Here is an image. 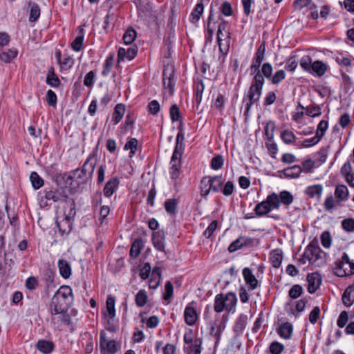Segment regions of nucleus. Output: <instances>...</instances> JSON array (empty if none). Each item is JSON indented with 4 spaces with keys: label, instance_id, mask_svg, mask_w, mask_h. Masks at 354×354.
I'll return each instance as SVG.
<instances>
[{
    "label": "nucleus",
    "instance_id": "obj_1",
    "mask_svg": "<svg viewBox=\"0 0 354 354\" xmlns=\"http://www.w3.org/2000/svg\"><path fill=\"white\" fill-rule=\"evenodd\" d=\"M97 161V154L93 151L89 154L81 168L72 170L69 173L57 174L55 177L56 184L60 187H69L72 194L80 192L91 179Z\"/></svg>",
    "mask_w": 354,
    "mask_h": 354
},
{
    "label": "nucleus",
    "instance_id": "obj_2",
    "mask_svg": "<svg viewBox=\"0 0 354 354\" xmlns=\"http://www.w3.org/2000/svg\"><path fill=\"white\" fill-rule=\"evenodd\" d=\"M73 290L68 286H62L54 294L48 305V313L57 315L68 312L73 303Z\"/></svg>",
    "mask_w": 354,
    "mask_h": 354
},
{
    "label": "nucleus",
    "instance_id": "obj_3",
    "mask_svg": "<svg viewBox=\"0 0 354 354\" xmlns=\"http://www.w3.org/2000/svg\"><path fill=\"white\" fill-rule=\"evenodd\" d=\"M263 84L264 80L253 79L247 94L243 99V102H245L244 113L245 115H249L252 106L259 101Z\"/></svg>",
    "mask_w": 354,
    "mask_h": 354
},
{
    "label": "nucleus",
    "instance_id": "obj_4",
    "mask_svg": "<svg viewBox=\"0 0 354 354\" xmlns=\"http://www.w3.org/2000/svg\"><path fill=\"white\" fill-rule=\"evenodd\" d=\"M221 22L218 24L216 33V41L218 46L220 53L223 55H227L230 50V26L227 21L219 17Z\"/></svg>",
    "mask_w": 354,
    "mask_h": 354
},
{
    "label": "nucleus",
    "instance_id": "obj_5",
    "mask_svg": "<svg viewBox=\"0 0 354 354\" xmlns=\"http://www.w3.org/2000/svg\"><path fill=\"white\" fill-rule=\"evenodd\" d=\"M70 207L66 208L64 211V216L60 219L58 217L56 223L61 235L68 234L72 230V220L76 214L75 201H69Z\"/></svg>",
    "mask_w": 354,
    "mask_h": 354
},
{
    "label": "nucleus",
    "instance_id": "obj_6",
    "mask_svg": "<svg viewBox=\"0 0 354 354\" xmlns=\"http://www.w3.org/2000/svg\"><path fill=\"white\" fill-rule=\"evenodd\" d=\"M279 208V199L277 194L272 193L267 196L266 199L259 203L255 208V214L257 216H263L269 213L272 209Z\"/></svg>",
    "mask_w": 354,
    "mask_h": 354
},
{
    "label": "nucleus",
    "instance_id": "obj_7",
    "mask_svg": "<svg viewBox=\"0 0 354 354\" xmlns=\"http://www.w3.org/2000/svg\"><path fill=\"white\" fill-rule=\"evenodd\" d=\"M265 53H266V43L265 41L262 42L261 45L258 47L254 57L252 59V64L250 66V75H254L253 79L254 80H264L263 76L260 74V66L265 59Z\"/></svg>",
    "mask_w": 354,
    "mask_h": 354
},
{
    "label": "nucleus",
    "instance_id": "obj_8",
    "mask_svg": "<svg viewBox=\"0 0 354 354\" xmlns=\"http://www.w3.org/2000/svg\"><path fill=\"white\" fill-rule=\"evenodd\" d=\"M44 198L46 201H53V202H61L66 203V207H70L69 201H74V199L68 197L66 191L63 188L53 189L46 188L43 191Z\"/></svg>",
    "mask_w": 354,
    "mask_h": 354
},
{
    "label": "nucleus",
    "instance_id": "obj_9",
    "mask_svg": "<svg viewBox=\"0 0 354 354\" xmlns=\"http://www.w3.org/2000/svg\"><path fill=\"white\" fill-rule=\"evenodd\" d=\"M334 273L340 277L354 274V263L349 261L348 256L346 254L344 253L342 257V260L336 264Z\"/></svg>",
    "mask_w": 354,
    "mask_h": 354
},
{
    "label": "nucleus",
    "instance_id": "obj_10",
    "mask_svg": "<svg viewBox=\"0 0 354 354\" xmlns=\"http://www.w3.org/2000/svg\"><path fill=\"white\" fill-rule=\"evenodd\" d=\"M174 68L173 66L167 65L165 66L162 72V81L164 88L168 90L169 95H173L176 81L174 80Z\"/></svg>",
    "mask_w": 354,
    "mask_h": 354
},
{
    "label": "nucleus",
    "instance_id": "obj_11",
    "mask_svg": "<svg viewBox=\"0 0 354 354\" xmlns=\"http://www.w3.org/2000/svg\"><path fill=\"white\" fill-rule=\"evenodd\" d=\"M183 153L182 151H177V149L174 150L169 167V174L171 178L176 180L178 178L180 174V169L182 165L181 158Z\"/></svg>",
    "mask_w": 354,
    "mask_h": 354
},
{
    "label": "nucleus",
    "instance_id": "obj_12",
    "mask_svg": "<svg viewBox=\"0 0 354 354\" xmlns=\"http://www.w3.org/2000/svg\"><path fill=\"white\" fill-rule=\"evenodd\" d=\"M302 166L303 169L299 165H294L292 167H288L280 172L282 173L287 178H297L302 171L308 173L310 172V159L306 160L302 163Z\"/></svg>",
    "mask_w": 354,
    "mask_h": 354
},
{
    "label": "nucleus",
    "instance_id": "obj_13",
    "mask_svg": "<svg viewBox=\"0 0 354 354\" xmlns=\"http://www.w3.org/2000/svg\"><path fill=\"white\" fill-rule=\"evenodd\" d=\"M100 347L102 354H115L118 351L120 346L115 340L108 341L106 339L105 333L101 332Z\"/></svg>",
    "mask_w": 354,
    "mask_h": 354
},
{
    "label": "nucleus",
    "instance_id": "obj_14",
    "mask_svg": "<svg viewBox=\"0 0 354 354\" xmlns=\"http://www.w3.org/2000/svg\"><path fill=\"white\" fill-rule=\"evenodd\" d=\"M326 254L318 246L311 243V264L319 267L326 263Z\"/></svg>",
    "mask_w": 354,
    "mask_h": 354
},
{
    "label": "nucleus",
    "instance_id": "obj_15",
    "mask_svg": "<svg viewBox=\"0 0 354 354\" xmlns=\"http://www.w3.org/2000/svg\"><path fill=\"white\" fill-rule=\"evenodd\" d=\"M50 322L55 328H59L62 325L70 326L72 323L68 312L62 314H50Z\"/></svg>",
    "mask_w": 354,
    "mask_h": 354
},
{
    "label": "nucleus",
    "instance_id": "obj_16",
    "mask_svg": "<svg viewBox=\"0 0 354 354\" xmlns=\"http://www.w3.org/2000/svg\"><path fill=\"white\" fill-rule=\"evenodd\" d=\"M119 185L120 180L118 177L114 176L109 179L103 188L104 196L106 198H110L118 189Z\"/></svg>",
    "mask_w": 354,
    "mask_h": 354
},
{
    "label": "nucleus",
    "instance_id": "obj_17",
    "mask_svg": "<svg viewBox=\"0 0 354 354\" xmlns=\"http://www.w3.org/2000/svg\"><path fill=\"white\" fill-rule=\"evenodd\" d=\"M165 234L163 230L154 232L152 234V243L154 248L160 252H165Z\"/></svg>",
    "mask_w": 354,
    "mask_h": 354
},
{
    "label": "nucleus",
    "instance_id": "obj_18",
    "mask_svg": "<svg viewBox=\"0 0 354 354\" xmlns=\"http://www.w3.org/2000/svg\"><path fill=\"white\" fill-rule=\"evenodd\" d=\"M283 258V252L281 249L277 248L271 250L269 254V261L272 267L279 268Z\"/></svg>",
    "mask_w": 354,
    "mask_h": 354
},
{
    "label": "nucleus",
    "instance_id": "obj_19",
    "mask_svg": "<svg viewBox=\"0 0 354 354\" xmlns=\"http://www.w3.org/2000/svg\"><path fill=\"white\" fill-rule=\"evenodd\" d=\"M138 48L136 46L129 47L127 49L120 48L118 52V62L123 61L125 58L132 60L137 55Z\"/></svg>",
    "mask_w": 354,
    "mask_h": 354
},
{
    "label": "nucleus",
    "instance_id": "obj_20",
    "mask_svg": "<svg viewBox=\"0 0 354 354\" xmlns=\"http://www.w3.org/2000/svg\"><path fill=\"white\" fill-rule=\"evenodd\" d=\"M184 318L185 323L189 326H193L196 324L198 315L195 308L191 306V304H188L184 311Z\"/></svg>",
    "mask_w": 354,
    "mask_h": 354
},
{
    "label": "nucleus",
    "instance_id": "obj_21",
    "mask_svg": "<svg viewBox=\"0 0 354 354\" xmlns=\"http://www.w3.org/2000/svg\"><path fill=\"white\" fill-rule=\"evenodd\" d=\"M328 127V124L327 121L322 120L319 122L316 129L315 136L311 138V146L317 144L320 141L322 138L324 136Z\"/></svg>",
    "mask_w": 354,
    "mask_h": 354
},
{
    "label": "nucleus",
    "instance_id": "obj_22",
    "mask_svg": "<svg viewBox=\"0 0 354 354\" xmlns=\"http://www.w3.org/2000/svg\"><path fill=\"white\" fill-rule=\"evenodd\" d=\"M204 0H198V3L194 8L192 13L189 15V21L191 23L197 24L204 12Z\"/></svg>",
    "mask_w": 354,
    "mask_h": 354
},
{
    "label": "nucleus",
    "instance_id": "obj_23",
    "mask_svg": "<svg viewBox=\"0 0 354 354\" xmlns=\"http://www.w3.org/2000/svg\"><path fill=\"white\" fill-rule=\"evenodd\" d=\"M243 276L245 283L250 285L252 290H254L258 286V280L253 274L252 271L249 268H245L243 270Z\"/></svg>",
    "mask_w": 354,
    "mask_h": 354
},
{
    "label": "nucleus",
    "instance_id": "obj_24",
    "mask_svg": "<svg viewBox=\"0 0 354 354\" xmlns=\"http://www.w3.org/2000/svg\"><path fill=\"white\" fill-rule=\"evenodd\" d=\"M37 349L44 354H50L53 352L55 345L51 341L39 339L35 345Z\"/></svg>",
    "mask_w": 354,
    "mask_h": 354
},
{
    "label": "nucleus",
    "instance_id": "obj_25",
    "mask_svg": "<svg viewBox=\"0 0 354 354\" xmlns=\"http://www.w3.org/2000/svg\"><path fill=\"white\" fill-rule=\"evenodd\" d=\"M212 176H204L200 182L201 195L203 197H206L212 190Z\"/></svg>",
    "mask_w": 354,
    "mask_h": 354
},
{
    "label": "nucleus",
    "instance_id": "obj_26",
    "mask_svg": "<svg viewBox=\"0 0 354 354\" xmlns=\"http://www.w3.org/2000/svg\"><path fill=\"white\" fill-rule=\"evenodd\" d=\"M60 275L64 279H68L71 275V267L65 259H59L57 263Z\"/></svg>",
    "mask_w": 354,
    "mask_h": 354
},
{
    "label": "nucleus",
    "instance_id": "obj_27",
    "mask_svg": "<svg viewBox=\"0 0 354 354\" xmlns=\"http://www.w3.org/2000/svg\"><path fill=\"white\" fill-rule=\"evenodd\" d=\"M202 351V339L200 338L194 339L192 344L184 346V351L187 354H201Z\"/></svg>",
    "mask_w": 354,
    "mask_h": 354
},
{
    "label": "nucleus",
    "instance_id": "obj_28",
    "mask_svg": "<svg viewBox=\"0 0 354 354\" xmlns=\"http://www.w3.org/2000/svg\"><path fill=\"white\" fill-rule=\"evenodd\" d=\"M126 111V106L123 104H118L114 108L113 115H112V122H113L114 124H117L120 122L122 118H123L124 113Z\"/></svg>",
    "mask_w": 354,
    "mask_h": 354
},
{
    "label": "nucleus",
    "instance_id": "obj_29",
    "mask_svg": "<svg viewBox=\"0 0 354 354\" xmlns=\"http://www.w3.org/2000/svg\"><path fill=\"white\" fill-rule=\"evenodd\" d=\"M248 316L244 314L240 315L234 326V332L238 335L243 333L247 325Z\"/></svg>",
    "mask_w": 354,
    "mask_h": 354
},
{
    "label": "nucleus",
    "instance_id": "obj_30",
    "mask_svg": "<svg viewBox=\"0 0 354 354\" xmlns=\"http://www.w3.org/2000/svg\"><path fill=\"white\" fill-rule=\"evenodd\" d=\"M335 196L339 203L346 201L348 197L347 187L344 185H337L335 190Z\"/></svg>",
    "mask_w": 354,
    "mask_h": 354
},
{
    "label": "nucleus",
    "instance_id": "obj_31",
    "mask_svg": "<svg viewBox=\"0 0 354 354\" xmlns=\"http://www.w3.org/2000/svg\"><path fill=\"white\" fill-rule=\"evenodd\" d=\"M224 297L227 307V311L234 313L237 303L236 294L233 292H229Z\"/></svg>",
    "mask_w": 354,
    "mask_h": 354
},
{
    "label": "nucleus",
    "instance_id": "obj_32",
    "mask_svg": "<svg viewBox=\"0 0 354 354\" xmlns=\"http://www.w3.org/2000/svg\"><path fill=\"white\" fill-rule=\"evenodd\" d=\"M227 308L224 295L221 293L216 295L214 299V311L217 313H220L224 310H227Z\"/></svg>",
    "mask_w": 354,
    "mask_h": 354
},
{
    "label": "nucleus",
    "instance_id": "obj_33",
    "mask_svg": "<svg viewBox=\"0 0 354 354\" xmlns=\"http://www.w3.org/2000/svg\"><path fill=\"white\" fill-rule=\"evenodd\" d=\"M28 6L30 7L29 14V21L30 23H35L38 20L40 17L41 10L37 3L35 2H29Z\"/></svg>",
    "mask_w": 354,
    "mask_h": 354
},
{
    "label": "nucleus",
    "instance_id": "obj_34",
    "mask_svg": "<svg viewBox=\"0 0 354 354\" xmlns=\"http://www.w3.org/2000/svg\"><path fill=\"white\" fill-rule=\"evenodd\" d=\"M304 114L310 115L309 107L308 106H304L299 102L295 111L292 114V118L294 120L299 122L304 117Z\"/></svg>",
    "mask_w": 354,
    "mask_h": 354
},
{
    "label": "nucleus",
    "instance_id": "obj_35",
    "mask_svg": "<svg viewBox=\"0 0 354 354\" xmlns=\"http://www.w3.org/2000/svg\"><path fill=\"white\" fill-rule=\"evenodd\" d=\"M277 333L281 337L289 339L292 333V326L289 322H286L279 326L277 328Z\"/></svg>",
    "mask_w": 354,
    "mask_h": 354
},
{
    "label": "nucleus",
    "instance_id": "obj_36",
    "mask_svg": "<svg viewBox=\"0 0 354 354\" xmlns=\"http://www.w3.org/2000/svg\"><path fill=\"white\" fill-rule=\"evenodd\" d=\"M328 66L326 64L320 61H315L311 63V71L317 77H321L327 71Z\"/></svg>",
    "mask_w": 354,
    "mask_h": 354
},
{
    "label": "nucleus",
    "instance_id": "obj_37",
    "mask_svg": "<svg viewBox=\"0 0 354 354\" xmlns=\"http://www.w3.org/2000/svg\"><path fill=\"white\" fill-rule=\"evenodd\" d=\"M18 51L16 48H8L0 53V59L6 63L10 62L17 56Z\"/></svg>",
    "mask_w": 354,
    "mask_h": 354
},
{
    "label": "nucleus",
    "instance_id": "obj_38",
    "mask_svg": "<svg viewBox=\"0 0 354 354\" xmlns=\"http://www.w3.org/2000/svg\"><path fill=\"white\" fill-rule=\"evenodd\" d=\"M80 32L79 35L74 39L73 42L71 43V47L73 50L76 52L80 51L84 46V35L83 32V28L81 27H79Z\"/></svg>",
    "mask_w": 354,
    "mask_h": 354
},
{
    "label": "nucleus",
    "instance_id": "obj_39",
    "mask_svg": "<svg viewBox=\"0 0 354 354\" xmlns=\"http://www.w3.org/2000/svg\"><path fill=\"white\" fill-rule=\"evenodd\" d=\"M225 328V324L224 323H221L219 325H216V323H214L211 326L210 328V334L216 337L215 341V346L218 344L223 330Z\"/></svg>",
    "mask_w": 354,
    "mask_h": 354
},
{
    "label": "nucleus",
    "instance_id": "obj_40",
    "mask_svg": "<svg viewBox=\"0 0 354 354\" xmlns=\"http://www.w3.org/2000/svg\"><path fill=\"white\" fill-rule=\"evenodd\" d=\"M178 201L176 198H169L165 201L164 207L167 214L174 216L177 213Z\"/></svg>",
    "mask_w": 354,
    "mask_h": 354
},
{
    "label": "nucleus",
    "instance_id": "obj_41",
    "mask_svg": "<svg viewBox=\"0 0 354 354\" xmlns=\"http://www.w3.org/2000/svg\"><path fill=\"white\" fill-rule=\"evenodd\" d=\"M143 247L144 243L142 239H136L131 245L129 252L130 256L133 258L138 257Z\"/></svg>",
    "mask_w": 354,
    "mask_h": 354
},
{
    "label": "nucleus",
    "instance_id": "obj_42",
    "mask_svg": "<svg viewBox=\"0 0 354 354\" xmlns=\"http://www.w3.org/2000/svg\"><path fill=\"white\" fill-rule=\"evenodd\" d=\"M322 281V278L319 273L317 272L311 273V294L319 288Z\"/></svg>",
    "mask_w": 354,
    "mask_h": 354
},
{
    "label": "nucleus",
    "instance_id": "obj_43",
    "mask_svg": "<svg viewBox=\"0 0 354 354\" xmlns=\"http://www.w3.org/2000/svg\"><path fill=\"white\" fill-rule=\"evenodd\" d=\"M137 36L136 31L131 27L129 28L123 35V41L125 44H131L136 39Z\"/></svg>",
    "mask_w": 354,
    "mask_h": 354
},
{
    "label": "nucleus",
    "instance_id": "obj_44",
    "mask_svg": "<svg viewBox=\"0 0 354 354\" xmlns=\"http://www.w3.org/2000/svg\"><path fill=\"white\" fill-rule=\"evenodd\" d=\"M30 180L35 189H39L44 185V180L36 171H32L30 176Z\"/></svg>",
    "mask_w": 354,
    "mask_h": 354
},
{
    "label": "nucleus",
    "instance_id": "obj_45",
    "mask_svg": "<svg viewBox=\"0 0 354 354\" xmlns=\"http://www.w3.org/2000/svg\"><path fill=\"white\" fill-rule=\"evenodd\" d=\"M148 300V295L145 290H140L136 295V304L139 307L144 306Z\"/></svg>",
    "mask_w": 354,
    "mask_h": 354
},
{
    "label": "nucleus",
    "instance_id": "obj_46",
    "mask_svg": "<svg viewBox=\"0 0 354 354\" xmlns=\"http://www.w3.org/2000/svg\"><path fill=\"white\" fill-rule=\"evenodd\" d=\"M279 199V203H282L286 205H290L293 201V196L290 192L288 191H282L278 195Z\"/></svg>",
    "mask_w": 354,
    "mask_h": 354
},
{
    "label": "nucleus",
    "instance_id": "obj_47",
    "mask_svg": "<svg viewBox=\"0 0 354 354\" xmlns=\"http://www.w3.org/2000/svg\"><path fill=\"white\" fill-rule=\"evenodd\" d=\"M212 191L214 192H218L221 190V187L223 185V179L222 176H212Z\"/></svg>",
    "mask_w": 354,
    "mask_h": 354
},
{
    "label": "nucleus",
    "instance_id": "obj_48",
    "mask_svg": "<svg viewBox=\"0 0 354 354\" xmlns=\"http://www.w3.org/2000/svg\"><path fill=\"white\" fill-rule=\"evenodd\" d=\"M115 299L111 296L108 297L106 301V311L111 318L115 316Z\"/></svg>",
    "mask_w": 354,
    "mask_h": 354
},
{
    "label": "nucleus",
    "instance_id": "obj_49",
    "mask_svg": "<svg viewBox=\"0 0 354 354\" xmlns=\"http://www.w3.org/2000/svg\"><path fill=\"white\" fill-rule=\"evenodd\" d=\"M352 289V286L348 287L342 295V301L346 306H351L354 301V299L351 297Z\"/></svg>",
    "mask_w": 354,
    "mask_h": 354
},
{
    "label": "nucleus",
    "instance_id": "obj_50",
    "mask_svg": "<svg viewBox=\"0 0 354 354\" xmlns=\"http://www.w3.org/2000/svg\"><path fill=\"white\" fill-rule=\"evenodd\" d=\"M224 163V159L223 156L216 155L211 160V167L214 170L221 169Z\"/></svg>",
    "mask_w": 354,
    "mask_h": 354
},
{
    "label": "nucleus",
    "instance_id": "obj_51",
    "mask_svg": "<svg viewBox=\"0 0 354 354\" xmlns=\"http://www.w3.org/2000/svg\"><path fill=\"white\" fill-rule=\"evenodd\" d=\"M75 63V60L73 57L71 56H67L64 57L61 63H59L60 65L62 70L68 71L71 69Z\"/></svg>",
    "mask_w": 354,
    "mask_h": 354
},
{
    "label": "nucleus",
    "instance_id": "obj_52",
    "mask_svg": "<svg viewBox=\"0 0 354 354\" xmlns=\"http://www.w3.org/2000/svg\"><path fill=\"white\" fill-rule=\"evenodd\" d=\"M106 164L100 165L97 169V184L102 185L105 179Z\"/></svg>",
    "mask_w": 354,
    "mask_h": 354
},
{
    "label": "nucleus",
    "instance_id": "obj_53",
    "mask_svg": "<svg viewBox=\"0 0 354 354\" xmlns=\"http://www.w3.org/2000/svg\"><path fill=\"white\" fill-rule=\"evenodd\" d=\"M225 102L226 97L225 94L219 93L215 100L214 106L220 111H222L225 109Z\"/></svg>",
    "mask_w": 354,
    "mask_h": 354
},
{
    "label": "nucleus",
    "instance_id": "obj_54",
    "mask_svg": "<svg viewBox=\"0 0 354 354\" xmlns=\"http://www.w3.org/2000/svg\"><path fill=\"white\" fill-rule=\"evenodd\" d=\"M303 293V288L298 284L294 285L289 290L288 295L292 299L299 297Z\"/></svg>",
    "mask_w": 354,
    "mask_h": 354
},
{
    "label": "nucleus",
    "instance_id": "obj_55",
    "mask_svg": "<svg viewBox=\"0 0 354 354\" xmlns=\"http://www.w3.org/2000/svg\"><path fill=\"white\" fill-rule=\"evenodd\" d=\"M260 74L263 76V78H271L272 75V66L270 63H264L261 69L260 70Z\"/></svg>",
    "mask_w": 354,
    "mask_h": 354
},
{
    "label": "nucleus",
    "instance_id": "obj_56",
    "mask_svg": "<svg viewBox=\"0 0 354 354\" xmlns=\"http://www.w3.org/2000/svg\"><path fill=\"white\" fill-rule=\"evenodd\" d=\"M95 77H96L95 71H89L84 77V85L88 88L93 87L94 82H95Z\"/></svg>",
    "mask_w": 354,
    "mask_h": 354
},
{
    "label": "nucleus",
    "instance_id": "obj_57",
    "mask_svg": "<svg viewBox=\"0 0 354 354\" xmlns=\"http://www.w3.org/2000/svg\"><path fill=\"white\" fill-rule=\"evenodd\" d=\"M220 11L225 17H230L233 15V10L231 3L229 1H224L221 7Z\"/></svg>",
    "mask_w": 354,
    "mask_h": 354
},
{
    "label": "nucleus",
    "instance_id": "obj_58",
    "mask_svg": "<svg viewBox=\"0 0 354 354\" xmlns=\"http://www.w3.org/2000/svg\"><path fill=\"white\" fill-rule=\"evenodd\" d=\"M46 101L49 106L55 107L57 105V97L55 93L52 90H48L46 92Z\"/></svg>",
    "mask_w": 354,
    "mask_h": 354
},
{
    "label": "nucleus",
    "instance_id": "obj_59",
    "mask_svg": "<svg viewBox=\"0 0 354 354\" xmlns=\"http://www.w3.org/2000/svg\"><path fill=\"white\" fill-rule=\"evenodd\" d=\"M274 123L272 121L268 122L264 128L265 134L269 140H272L274 138Z\"/></svg>",
    "mask_w": 354,
    "mask_h": 354
},
{
    "label": "nucleus",
    "instance_id": "obj_60",
    "mask_svg": "<svg viewBox=\"0 0 354 354\" xmlns=\"http://www.w3.org/2000/svg\"><path fill=\"white\" fill-rule=\"evenodd\" d=\"M271 82L273 84H279L286 77V73L283 70L277 71L274 75L271 77Z\"/></svg>",
    "mask_w": 354,
    "mask_h": 354
},
{
    "label": "nucleus",
    "instance_id": "obj_61",
    "mask_svg": "<svg viewBox=\"0 0 354 354\" xmlns=\"http://www.w3.org/2000/svg\"><path fill=\"white\" fill-rule=\"evenodd\" d=\"M281 140L286 144H290L295 140L294 133L289 130H284L281 133Z\"/></svg>",
    "mask_w": 354,
    "mask_h": 354
},
{
    "label": "nucleus",
    "instance_id": "obj_62",
    "mask_svg": "<svg viewBox=\"0 0 354 354\" xmlns=\"http://www.w3.org/2000/svg\"><path fill=\"white\" fill-rule=\"evenodd\" d=\"M225 196H231L234 191V185L232 181H227L224 185L223 188L221 190Z\"/></svg>",
    "mask_w": 354,
    "mask_h": 354
},
{
    "label": "nucleus",
    "instance_id": "obj_63",
    "mask_svg": "<svg viewBox=\"0 0 354 354\" xmlns=\"http://www.w3.org/2000/svg\"><path fill=\"white\" fill-rule=\"evenodd\" d=\"M342 227L346 232L354 231V218H348L342 221Z\"/></svg>",
    "mask_w": 354,
    "mask_h": 354
},
{
    "label": "nucleus",
    "instance_id": "obj_64",
    "mask_svg": "<svg viewBox=\"0 0 354 354\" xmlns=\"http://www.w3.org/2000/svg\"><path fill=\"white\" fill-rule=\"evenodd\" d=\"M283 349L284 346L278 342H274L270 345V351L272 354H281Z\"/></svg>",
    "mask_w": 354,
    "mask_h": 354
}]
</instances>
